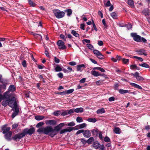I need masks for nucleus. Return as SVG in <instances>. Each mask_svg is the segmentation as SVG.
<instances>
[{"instance_id":"nucleus-1","label":"nucleus","mask_w":150,"mask_h":150,"mask_svg":"<svg viewBox=\"0 0 150 150\" xmlns=\"http://www.w3.org/2000/svg\"><path fill=\"white\" fill-rule=\"evenodd\" d=\"M7 92H5L3 95L0 94V103L2 100H3L2 102L3 106L5 107L8 105L11 108H13V112L12 113L11 117L13 118L16 116L18 115L19 112L20 107L17 103L15 97H13L10 98V95L7 94Z\"/></svg>"},{"instance_id":"nucleus-2","label":"nucleus","mask_w":150,"mask_h":150,"mask_svg":"<svg viewBox=\"0 0 150 150\" xmlns=\"http://www.w3.org/2000/svg\"><path fill=\"white\" fill-rule=\"evenodd\" d=\"M35 130V129L34 127H31L30 129L25 128L21 132L18 133L12 137V139L16 141H19L27 134L30 136L31 135L34 133Z\"/></svg>"},{"instance_id":"nucleus-3","label":"nucleus","mask_w":150,"mask_h":150,"mask_svg":"<svg viewBox=\"0 0 150 150\" xmlns=\"http://www.w3.org/2000/svg\"><path fill=\"white\" fill-rule=\"evenodd\" d=\"M38 133H42L47 135H49L51 137L54 136L53 132V128L51 126H47L44 128H40L37 130Z\"/></svg>"},{"instance_id":"nucleus-4","label":"nucleus","mask_w":150,"mask_h":150,"mask_svg":"<svg viewBox=\"0 0 150 150\" xmlns=\"http://www.w3.org/2000/svg\"><path fill=\"white\" fill-rule=\"evenodd\" d=\"M131 36L133 38V40L136 42H142L144 43L146 42L147 40L145 38L143 37H141L136 33H131Z\"/></svg>"},{"instance_id":"nucleus-5","label":"nucleus","mask_w":150,"mask_h":150,"mask_svg":"<svg viewBox=\"0 0 150 150\" xmlns=\"http://www.w3.org/2000/svg\"><path fill=\"white\" fill-rule=\"evenodd\" d=\"M53 13L57 18H63L65 15V13L64 12L61 11L57 9H54L53 10Z\"/></svg>"},{"instance_id":"nucleus-6","label":"nucleus","mask_w":150,"mask_h":150,"mask_svg":"<svg viewBox=\"0 0 150 150\" xmlns=\"http://www.w3.org/2000/svg\"><path fill=\"white\" fill-rule=\"evenodd\" d=\"M91 131L94 137H97L98 135V137L100 139H103L102 132L99 131L98 129L96 128L93 129Z\"/></svg>"},{"instance_id":"nucleus-7","label":"nucleus","mask_w":150,"mask_h":150,"mask_svg":"<svg viewBox=\"0 0 150 150\" xmlns=\"http://www.w3.org/2000/svg\"><path fill=\"white\" fill-rule=\"evenodd\" d=\"M16 90V88L13 85H10L8 89V91L6 92H7L8 95H10V98H12L13 97H15L14 96V94L12 93H9L10 92H13L15 91Z\"/></svg>"},{"instance_id":"nucleus-8","label":"nucleus","mask_w":150,"mask_h":150,"mask_svg":"<svg viewBox=\"0 0 150 150\" xmlns=\"http://www.w3.org/2000/svg\"><path fill=\"white\" fill-rule=\"evenodd\" d=\"M64 42L61 40H59L57 42V45L58 46L59 49L64 50L66 49Z\"/></svg>"},{"instance_id":"nucleus-9","label":"nucleus","mask_w":150,"mask_h":150,"mask_svg":"<svg viewBox=\"0 0 150 150\" xmlns=\"http://www.w3.org/2000/svg\"><path fill=\"white\" fill-rule=\"evenodd\" d=\"M93 146L94 148L96 149H98L101 146L100 149L101 150H103V144L101 145L98 141H95L93 144Z\"/></svg>"},{"instance_id":"nucleus-10","label":"nucleus","mask_w":150,"mask_h":150,"mask_svg":"<svg viewBox=\"0 0 150 150\" xmlns=\"http://www.w3.org/2000/svg\"><path fill=\"white\" fill-rule=\"evenodd\" d=\"M57 122L54 120H47L45 121V123L47 125L54 126L57 124Z\"/></svg>"},{"instance_id":"nucleus-11","label":"nucleus","mask_w":150,"mask_h":150,"mask_svg":"<svg viewBox=\"0 0 150 150\" xmlns=\"http://www.w3.org/2000/svg\"><path fill=\"white\" fill-rule=\"evenodd\" d=\"M7 125H4L1 127V130L3 131V133L5 134L9 132L10 129V127H7Z\"/></svg>"},{"instance_id":"nucleus-12","label":"nucleus","mask_w":150,"mask_h":150,"mask_svg":"<svg viewBox=\"0 0 150 150\" xmlns=\"http://www.w3.org/2000/svg\"><path fill=\"white\" fill-rule=\"evenodd\" d=\"M93 52L98 58L101 59H103V55L99 51L97 50H93Z\"/></svg>"},{"instance_id":"nucleus-13","label":"nucleus","mask_w":150,"mask_h":150,"mask_svg":"<svg viewBox=\"0 0 150 150\" xmlns=\"http://www.w3.org/2000/svg\"><path fill=\"white\" fill-rule=\"evenodd\" d=\"M83 136L86 138H89L91 136V132L89 130L84 129L83 133Z\"/></svg>"},{"instance_id":"nucleus-14","label":"nucleus","mask_w":150,"mask_h":150,"mask_svg":"<svg viewBox=\"0 0 150 150\" xmlns=\"http://www.w3.org/2000/svg\"><path fill=\"white\" fill-rule=\"evenodd\" d=\"M136 51L140 55H144L145 56H146L147 55L145 50L142 49L137 50Z\"/></svg>"},{"instance_id":"nucleus-15","label":"nucleus","mask_w":150,"mask_h":150,"mask_svg":"<svg viewBox=\"0 0 150 150\" xmlns=\"http://www.w3.org/2000/svg\"><path fill=\"white\" fill-rule=\"evenodd\" d=\"M139 75V74L138 72H136L133 75L134 76V77L136 78L137 81H143L144 79Z\"/></svg>"},{"instance_id":"nucleus-16","label":"nucleus","mask_w":150,"mask_h":150,"mask_svg":"<svg viewBox=\"0 0 150 150\" xmlns=\"http://www.w3.org/2000/svg\"><path fill=\"white\" fill-rule=\"evenodd\" d=\"M5 134V139L8 141H11V137L12 135V132L11 131H9Z\"/></svg>"},{"instance_id":"nucleus-17","label":"nucleus","mask_w":150,"mask_h":150,"mask_svg":"<svg viewBox=\"0 0 150 150\" xmlns=\"http://www.w3.org/2000/svg\"><path fill=\"white\" fill-rule=\"evenodd\" d=\"M61 129V128H60L58 125L54 127V129H53V130L54 136L58 134V132Z\"/></svg>"},{"instance_id":"nucleus-18","label":"nucleus","mask_w":150,"mask_h":150,"mask_svg":"<svg viewBox=\"0 0 150 150\" xmlns=\"http://www.w3.org/2000/svg\"><path fill=\"white\" fill-rule=\"evenodd\" d=\"M7 82V80H6V81H4L3 82H1L2 84L0 85V88L4 90L6 89L7 85L8 84Z\"/></svg>"},{"instance_id":"nucleus-19","label":"nucleus","mask_w":150,"mask_h":150,"mask_svg":"<svg viewBox=\"0 0 150 150\" xmlns=\"http://www.w3.org/2000/svg\"><path fill=\"white\" fill-rule=\"evenodd\" d=\"M86 67L85 65L83 64H81L78 65L76 66V71H82V70L81 69V68H85Z\"/></svg>"},{"instance_id":"nucleus-20","label":"nucleus","mask_w":150,"mask_h":150,"mask_svg":"<svg viewBox=\"0 0 150 150\" xmlns=\"http://www.w3.org/2000/svg\"><path fill=\"white\" fill-rule=\"evenodd\" d=\"M130 84L132 86L134 87L135 88H137L138 89L142 90V88L140 86L136 83H130Z\"/></svg>"},{"instance_id":"nucleus-21","label":"nucleus","mask_w":150,"mask_h":150,"mask_svg":"<svg viewBox=\"0 0 150 150\" xmlns=\"http://www.w3.org/2000/svg\"><path fill=\"white\" fill-rule=\"evenodd\" d=\"M75 112L76 113H82L83 112V108L80 107L74 108Z\"/></svg>"},{"instance_id":"nucleus-22","label":"nucleus","mask_w":150,"mask_h":150,"mask_svg":"<svg viewBox=\"0 0 150 150\" xmlns=\"http://www.w3.org/2000/svg\"><path fill=\"white\" fill-rule=\"evenodd\" d=\"M142 13L146 17L149 16L150 15L149 11L148 9L144 10L142 11Z\"/></svg>"},{"instance_id":"nucleus-23","label":"nucleus","mask_w":150,"mask_h":150,"mask_svg":"<svg viewBox=\"0 0 150 150\" xmlns=\"http://www.w3.org/2000/svg\"><path fill=\"white\" fill-rule=\"evenodd\" d=\"M119 92L121 94L129 93V91L127 90H125L123 89H120L118 90Z\"/></svg>"},{"instance_id":"nucleus-24","label":"nucleus","mask_w":150,"mask_h":150,"mask_svg":"<svg viewBox=\"0 0 150 150\" xmlns=\"http://www.w3.org/2000/svg\"><path fill=\"white\" fill-rule=\"evenodd\" d=\"M64 11L67 13V16L69 17H70L72 14V11L71 9L65 10Z\"/></svg>"},{"instance_id":"nucleus-25","label":"nucleus","mask_w":150,"mask_h":150,"mask_svg":"<svg viewBox=\"0 0 150 150\" xmlns=\"http://www.w3.org/2000/svg\"><path fill=\"white\" fill-rule=\"evenodd\" d=\"M45 118V117L43 115H37L35 116V119L38 121L42 120Z\"/></svg>"},{"instance_id":"nucleus-26","label":"nucleus","mask_w":150,"mask_h":150,"mask_svg":"<svg viewBox=\"0 0 150 150\" xmlns=\"http://www.w3.org/2000/svg\"><path fill=\"white\" fill-rule=\"evenodd\" d=\"M91 74L94 76L96 77H97L98 76H99L100 75V74L98 72L95 70L92 71L91 72Z\"/></svg>"},{"instance_id":"nucleus-27","label":"nucleus","mask_w":150,"mask_h":150,"mask_svg":"<svg viewBox=\"0 0 150 150\" xmlns=\"http://www.w3.org/2000/svg\"><path fill=\"white\" fill-rule=\"evenodd\" d=\"M104 4L105 7H107L111 6V3L109 0H104Z\"/></svg>"},{"instance_id":"nucleus-28","label":"nucleus","mask_w":150,"mask_h":150,"mask_svg":"<svg viewBox=\"0 0 150 150\" xmlns=\"http://www.w3.org/2000/svg\"><path fill=\"white\" fill-rule=\"evenodd\" d=\"M62 67H61L58 65H57L56 67L55 68V71L56 72L60 71H62Z\"/></svg>"},{"instance_id":"nucleus-29","label":"nucleus","mask_w":150,"mask_h":150,"mask_svg":"<svg viewBox=\"0 0 150 150\" xmlns=\"http://www.w3.org/2000/svg\"><path fill=\"white\" fill-rule=\"evenodd\" d=\"M53 114L56 116H58L60 115H61V111L59 110L55 111L53 112Z\"/></svg>"},{"instance_id":"nucleus-30","label":"nucleus","mask_w":150,"mask_h":150,"mask_svg":"<svg viewBox=\"0 0 150 150\" xmlns=\"http://www.w3.org/2000/svg\"><path fill=\"white\" fill-rule=\"evenodd\" d=\"M71 33L76 37H79V34L77 33L74 30H71Z\"/></svg>"},{"instance_id":"nucleus-31","label":"nucleus","mask_w":150,"mask_h":150,"mask_svg":"<svg viewBox=\"0 0 150 150\" xmlns=\"http://www.w3.org/2000/svg\"><path fill=\"white\" fill-rule=\"evenodd\" d=\"M28 4L32 6L35 7L36 4L32 0H28Z\"/></svg>"},{"instance_id":"nucleus-32","label":"nucleus","mask_w":150,"mask_h":150,"mask_svg":"<svg viewBox=\"0 0 150 150\" xmlns=\"http://www.w3.org/2000/svg\"><path fill=\"white\" fill-rule=\"evenodd\" d=\"M87 121L89 122L95 123L97 120L95 118H89L87 119Z\"/></svg>"},{"instance_id":"nucleus-33","label":"nucleus","mask_w":150,"mask_h":150,"mask_svg":"<svg viewBox=\"0 0 150 150\" xmlns=\"http://www.w3.org/2000/svg\"><path fill=\"white\" fill-rule=\"evenodd\" d=\"M127 4L132 7H134V3L133 1L132 0H128Z\"/></svg>"},{"instance_id":"nucleus-34","label":"nucleus","mask_w":150,"mask_h":150,"mask_svg":"<svg viewBox=\"0 0 150 150\" xmlns=\"http://www.w3.org/2000/svg\"><path fill=\"white\" fill-rule=\"evenodd\" d=\"M139 65L144 67L150 68V66L145 63H144L142 64H139Z\"/></svg>"},{"instance_id":"nucleus-35","label":"nucleus","mask_w":150,"mask_h":150,"mask_svg":"<svg viewBox=\"0 0 150 150\" xmlns=\"http://www.w3.org/2000/svg\"><path fill=\"white\" fill-rule=\"evenodd\" d=\"M74 90L73 89H69L65 91L66 94H69L72 93L74 91Z\"/></svg>"},{"instance_id":"nucleus-36","label":"nucleus","mask_w":150,"mask_h":150,"mask_svg":"<svg viewBox=\"0 0 150 150\" xmlns=\"http://www.w3.org/2000/svg\"><path fill=\"white\" fill-rule=\"evenodd\" d=\"M68 114L73 113L75 112L74 108H72L69 110H67Z\"/></svg>"},{"instance_id":"nucleus-37","label":"nucleus","mask_w":150,"mask_h":150,"mask_svg":"<svg viewBox=\"0 0 150 150\" xmlns=\"http://www.w3.org/2000/svg\"><path fill=\"white\" fill-rule=\"evenodd\" d=\"M87 47L90 50H93L94 48L93 45L90 43L87 44H86Z\"/></svg>"},{"instance_id":"nucleus-38","label":"nucleus","mask_w":150,"mask_h":150,"mask_svg":"<svg viewBox=\"0 0 150 150\" xmlns=\"http://www.w3.org/2000/svg\"><path fill=\"white\" fill-rule=\"evenodd\" d=\"M120 86V84L118 83H115L114 86V88L116 90H118V87Z\"/></svg>"},{"instance_id":"nucleus-39","label":"nucleus","mask_w":150,"mask_h":150,"mask_svg":"<svg viewBox=\"0 0 150 150\" xmlns=\"http://www.w3.org/2000/svg\"><path fill=\"white\" fill-rule=\"evenodd\" d=\"M114 132L116 134H119L120 133V129L118 127H115L114 130Z\"/></svg>"},{"instance_id":"nucleus-40","label":"nucleus","mask_w":150,"mask_h":150,"mask_svg":"<svg viewBox=\"0 0 150 150\" xmlns=\"http://www.w3.org/2000/svg\"><path fill=\"white\" fill-rule=\"evenodd\" d=\"M122 62L124 64H128L129 62V59H125V58H122Z\"/></svg>"},{"instance_id":"nucleus-41","label":"nucleus","mask_w":150,"mask_h":150,"mask_svg":"<svg viewBox=\"0 0 150 150\" xmlns=\"http://www.w3.org/2000/svg\"><path fill=\"white\" fill-rule=\"evenodd\" d=\"M44 124V123L43 122H39L36 125V127L38 128H39L43 125Z\"/></svg>"},{"instance_id":"nucleus-42","label":"nucleus","mask_w":150,"mask_h":150,"mask_svg":"<svg viewBox=\"0 0 150 150\" xmlns=\"http://www.w3.org/2000/svg\"><path fill=\"white\" fill-rule=\"evenodd\" d=\"M76 120L77 122L79 123L82 122L83 121L82 118L80 117H77Z\"/></svg>"},{"instance_id":"nucleus-43","label":"nucleus","mask_w":150,"mask_h":150,"mask_svg":"<svg viewBox=\"0 0 150 150\" xmlns=\"http://www.w3.org/2000/svg\"><path fill=\"white\" fill-rule=\"evenodd\" d=\"M104 141L107 142H110V139L108 137L106 136L104 138Z\"/></svg>"},{"instance_id":"nucleus-44","label":"nucleus","mask_w":150,"mask_h":150,"mask_svg":"<svg viewBox=\"0 0 150 150\" xmlns=\"http://www.w3.org/2000/svg\"><path fill=\"white\" fill-rule=\"evenodd\" d=\"M111 16L114 19H116L117 17V15L115 12L112 13L111 14Z\"/></svg>"},{"instance_id":"nucleus-45","label":"nucleus","mask_w":150,"mask_h":150,"mask_svg":"<svg viewBox=\"0 0 150 150\" xmlns=\"http://www.w3.org/2000/svg\"><path fill=\"white\" fill-rule=\"evenodd\" d=\"M68 114L67 113V110H66L63 111L62 112H61V115L62 116H65Z\"/></svg>"},{"instance_id":"nucleus-46","label":"nucleus","mask_w":150,"mask_h":150,"mask_svg":"<svg viewBox=\"0 0 150 150\" xmlns=\"http://www.w3.org/2000/svg\"><path fill=\"white\" fill-rule=\"evenodd\" d=\"M21 64L23 65V67H27V63L26 62L25 60H23L21 63Z\"/></svg>"},{"instance_id":"nucleus-47","label":"nucleus","mask_w":150,"mask_h":150,"mask_svg":"<svg viewBox=\"0 0 150 150\" xmlns=\"http://www.w3.org/2000/svg\"><path fill=\"white\" fill-rule=\"evenodd\" d=\"M67 132H70L72 130H74L73 127H68L67 128H66Z\"/></svg>"},{"instance_id":"nucleus-48","label":"nucleus","mask_w":150,"mask_h":150,"mask_svg":"<svg viewBox=\"0 0 150 150\" xmlns=\"http://www.w3.org/2000/svg\"><path fill=\"white\" fill-rule=\"evenodd\" d=\"M93 139V137L89 138L87 140V142L89 144H91Z\"/></svg>"},{"instance_id":"nucleus-49","label":"nucleus","mask_w":150,"mask_h":150,"mask_svg":"<svg viewBox=\"0 0 150 150\" xmlns=\"http://www.w3.org/2000/svg\"><path fill=\"white\" fill-rule=\"evenodd\" d=\"M96 112L97 114H99L100 113H103V108H102L98 110Z\"/></svg>"},{"instance_id":"nucleus-50","label":"nucleus","mask_w":150,"mask_h":150,"mask_svg":"<svg viewBox=\"0 0 150 150\" xmlns=\"http://www.w3.org/2000/svg\"><path fill=\"white\" fill-rule=\"evenodd\" d=\"M80 129L84 128L86 126V124L85 123H83L79 125Z\"/></svg>"},{"instance_id":"nucleus-51","label":"nucleus","mask_w":150,"mask_h":150,"mask_svg":"<svg viewBox=\"0 0 150 150\" xmlns=\"http://www.w3.org/2000/svg\"><path fill=\"white\" fill-rule=\"evenodd\" d=\"M126 27L128 30L131 29L132 28V25L130 23H128L126 25Z\"/></svg>"},{"instance_id":"nucleus-52","label":"nucleus","mask_w":150,"mask_h":150,"mask_svg":"<svg viewBox=\"0 0 150 150\" xmlns=\"http://www.w3.org/2000/svg\"><path fill=\"white\" fill-rule=\"evenodd\" d=\"M75 124L73 122H70L68 124V126H71V127L74 126H75Z\"/></svg>"},{"instance_id":"nucleus-53","label":"nucleus","mask_w":150,"mask_h":150,"mask_svg":"<svg viewBox=\"0 0 150 150\" xmlns=\"http://www.w3.org/2000/svg\"><path fill=\"white\" fill-rule=\"evenodd\" d=\"M133 58H136L137 59H138L140 61H141V62L143 60V59L142 58L139 57H138L137 56H133Z\"/></svg>"},{"instance_id":"nucleus-54","label":"nucleus","mask_w":150,"mask_h":150,"mask_svg":"<svg viewBox=\"0 0 150 150\" xmlns=\"http://www.w3.org/2000/svg\"><path fill=\"white\" fill-rule=\"evenodd\" d=\"M136 68H137V66L135 64L131 65L130 66V68L132 70L135 69Z\"/></svg>"},{"instance_id":"nucleus-55","label":"nucleus","mask_w":150,"mask_h":150,"mask_svg":"<svg viewBox=\"0 0 150 150\" xmlns=\"http://www.w3.org/2000/svg\"><path fill=\"white\" fill-rule=\"evenodd\" d=\"M73 128L74 129V130H77L80 129L79 127V125L76 126L75 127H73Z\"/></svg>"},{"instance_id":"nucleus-56","label":"nucleus","mask_w":150,"mask_h":150,"mask_svg":"<svg viewBox=\"0 0 150 150\" xmlns=\"http://www.w3.org/2000/svg\"><path fill=\"white\" fill-rule=\"evenodd\" d=\"M84 131V129H81L80 130H78L76 133V135H78L79 134L83 132Z\"/></svg>"},{"instance_id":"nucleus-57","label":"nucleus","mask_w":150,"mask_h":150,"mask_svg":"<svg viewBox=\"0 0 150 150\" xmlns=\"http://www.w3.org/2000/svg\"><path fill=\"white\" fill-rule=\"evenodd\" d=\"M57 76L59 78L61 79H62L63 77V74L61 72L58 73L57 74Z\"/></svg>"},{"instance_id":"nucleus-58","label":"nucleus","mask_w":150,"mask_h":150,"mask_svg":"<svg viewBox=\"0 0 150 150\" xmlns=\"http://www.w3.org/2000/svg\"><path fill=\"white\" fill-rule=\"evenodd\" d=\"M59 37H60V38H61L63 40H64L65 41L66 40V38L64 35H63L62 34H60V35Z\"/></svg>"},{"instance_id":"nucleus-59","label":"nucleus","mask_w":150,"mask_h":150,"mask_svg":"<svg viewBox=\"0 0 150 150\" xmlns=\"http://www.w3.org/2000/svg\"><path fill=\"white\" fill-rule=\"evenodd\" d=\"M69 64L71 65V66H75V65H76V63L75 62H74V61H72V62H70L69 63Z\"/></svg>"},{"instance_id":"nucleus-60","label":"nucleus","mask_w":150,"mask_h":150,"mask_svg":"<svg viewBox=\"0 0 150 150\" xmlns=\"http://www.w3.org/2000/svg\"><path fill=\"white\" fill-rule=\"evenodd\" d=\"M45 54L47 57L49 58L50 57L48 51L46 50H45Z\"/></svg>"},{"instance_id":"nucleus-61","label":"nucleus","mask_w":150,"mask_h":150,"mask_svg":"<svg viewBox=\"0 0 150 150\" xmlns=\"http://www.w3.org/2000/svg\"><path fill=\"white\" fill-rule=\"evenodd\" d=\"M54 61L57 63H58L60 62L59 59L58 58H57L56 57H54Z\"/></svg>"},{"instance_id":"nucleus-62","label":"nucleus","mask_w":150,"mask_h":150,"mask_svg":"<svg viewBox=\"0 0 150 150\" xmlns=\"http://www.w3.org/2000/svg\"><path fill=\"white\" fill-rule=\"evenodd\" d=\"M98 15L101 16V18L103 17V14L101 11H99L98 12Z\"/></svg>"},{"instance_id":"nucleus-63","label":"nucleus","mask_w":150,"mask_h":150,"mask_svg":"<svg viewBox=\"0 0 150 150\" xmlns=\"http://www.w3.org/2000/svg\"><path fill=\"white\" fill-rule=\"evenodd\" d=\"M66 132H67V131L66 129H65L61 130L59 132V133L61 134H62L63 133H64Z\"/></svg>"},{"instance_id":"nucleus-64","label":"nucleus","mask_w":150,"mask_h":150,"mask_svg":"<svg viewBox=\"0 0 150 150\" xmlns=\"http://www.w3.org/2000/svg\"><path fill=\"white\" fill-rule=\"evenodd\" d=\"M18 126V124H14L12 126V128L13 129H15Z\"/></svg>"}]
</instances>
